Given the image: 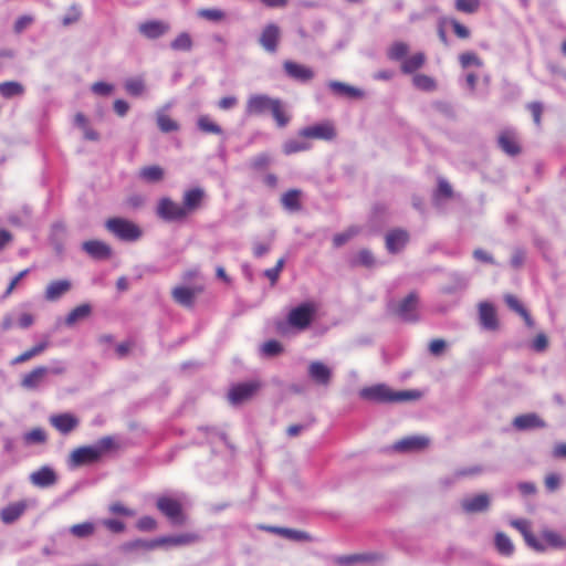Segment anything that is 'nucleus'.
I'll list each match as a JSON object with an SVG mask.
<instances>
[{
	"label": "nucleus",
	"instance_id": "nucleus-1",
	"mask_svg": "<svg viewBox=\"0 0 566 566\" xmlns=\"http://www.w3.org/2000/svg\"><path fill=\"white\" fill-rule=\"evenodd\" d=\"M359 396L360 398L373 402L392 403L417 400L420 398L421 394L417 390L395 391L386 385H375L363 388L359 391Z\"/></svg>",
	"mask_w": 566,
	"mask_h": 566
},
{
	"label": "nucleus",
	"instance_id": "nucleus-2",
	"mask_svg": "<svg viewBox=\"0 0 566 566\" xmlns=\"http://www.w3.org/2000/svg\"><path fill=\"white\" fill-rule=\"evenodd\" d=\"M112 437L99 439L94 446H85L74 449L70 454V463L73 467H82L97 462L105 453L115 449Z\"/></svg>",
	"mask_w": 566,
	"mask_h": 566
},
{
	"label": "nucleus",
	"instance_id": "nucleus-3",
	"mask_svg": "<svg viewBox=\"0 0 566 566\" xmlns=\"http://www.w3.org/2000/svg\"><path fill=\"white\" fill-rule=\"evenodd\" d=\"M317 312V306L314 302H304L295 307H293L287 316L286 322L290 326L304 331L315 318Z\"/></svg>",
	"mask_w": 566,
	"mask_h": 566
},
{
	"label": "nucleus",
	"instance_id": "nucleus-4",
	"mask_svg": "<svg viewBox=\"0 0 566 566\" xmlns=\"http://www.w3.org/2000/svg\"><path fill=\"white\" fill-rule=\"evenodd\" d=\"M156 214L166 222L182 223L189 219L182 202H176L169 197H163L158 200Z\"/></svg>",
	"mask_w": 566,
	"mask_h": 566
},
{
	"label": "nucleus",
	"instance_id": "nucleus-5",
	"mask_svg": "<svg viewBox=\"0 0 566 566\" xmlns=\"http://www.w3.org/2000/svg\"><path fill=\"white\" fill-rule=\"evenodd\" d=\"M106 228L115 237L124 241H135L143 234L142 229L136 223L124 218L108 219L106 221Z\"/></svg>",
	"mask_w": 566,
	"mask_h": 566
},
{
	"label": "nucleus",
	"instance_id": "nucleus-6",
	"mask_svg": "<svg viewBox=\"0 0 566 566\" xmlns=\"http://www.w3.org/2000/svg\"><path fill=\"white\" fill-rule=\"evenodd\" d=\"M157 509L175 524H184L186 516L181 503L174 497L160 496L156 502Z\"/></svg>",
	"mask_w": 566,
	"mask_h": 566
},
{
	"label": "nucleus",
	"instance_id": "nucleus-7",
	"mask_svg": "<svg viewBox=\"0 0 566 566\" xmlns=\"http://www.w3.org/2000/svg\"><path fill=\"white\" fill-rule=\"evenodd\" d=\"M260 387L261 384L256 380L233 385L228 392V399L232 405H240L251 399Z\"/></svg>",
	"mask_w": 566,
	"mask_h": 566
},
{
	"label": "nucleus",
	"instance_id": "nucleus-8",
	"mask_svg": "<svg viewBox=\"0 0 566 566\" xmlns=\"http://www.w3.org/2000/svg\"><path fill=\"white\" fill-rule=\"evenodd\" d=\"M206 198L207 193L201 187H192L184 191L181 202L189 218L203 207Z\"/></svg>",
	"mask_w": 566,
	"mask_h": 566
},
{
	"label": "nucleus",
	"instance_id": "nucleus-9",
	"mask_svg": "<svg viewBox=\"0 0 566 566\" xmlns=\"http://www.w3.org/2000/svg\"><path fill=\"white\" fill-rule=\"evenodd\" d=\"M203 292V285L195 284L192 286H176L171 291V296L176 303L185 307H192L196 297Z\"/></svg>",
	"mask_w": 566,
	"mask_h": 566
},
{
	"label": "nucleus",
	"instance_id": "nucleus-10",
	"mask_svg": "<svg viewBox=\"0 0 566 566\" xmlns=\"http://www.w3.org/2000/svg\"><path fill=\"white\" fill-rule=\"evenodd\" d=\"M418 296L416 293L408 294L392 310L394 314L406 322H415L417 315Z\"/></svg>",
	"mask_w": 566,
	"mask_h": 566
},
{
	"label": "nucleus",
	"instance_id": "nucleus-11",
	"mask_svg": "<svg viewBox=\"0 0 566 566\" xmlns=\"http://www.w3.org/2000/svg\"><path fill=\"white\" fill-rule=\"evenodd\" d=\"M298 135L304 138L332 140L336 137V129L332 123L324 122L301 129Z\"/></svg>",
	"mask_w": 566,
	"mask_h": 566
},
{
	"label": "nucleus",
	"instance_id": "nucleus-12",
	"mask_svg": "<svg viewBox=\"0 0 566 566\" xmlns=\"http://www.w3.org/2000/svg\"><path fill=\"white\" fill-rule=\"evenodd\" d=\"M275 98L264 94H253L249 96L245 104V113L249 116H258L269 113Z\"/></svg>",
	"mask_w": 566,
	"mask_h": 566
},
{
	"label": "nucleus",
	"instance_id": "nucleus-13",
	"mask_svg": "<svg viewBox=\"0 0 566 566\" xmlns=\"http://www.w3.org/2000/svg\"><path fill=\"white\" fill-rule=\"evenodd\" d=\"M281 40V29L275 23H268L259 38L260 45L269 53L277 51Z\"/></svg>",
	"mask_w": 566,
	"mask_h": 566
},
{
	"label": "nucleus",
	"instance_id": "nucleus-14",
	"mask_svg": "<svg viewBox=\"0 0 566 566\" xmlns=\"http://www.w3.org/2000/svg\"><path fill=\"white\" fill-rule=\"evenodd\" d=\"M50 423L61 434L65 436L78 427L80 420L76 416L70 412H64L51 416Z\"/></svg>",
	"mask_w": 566,
	"mask_h": 566
},
{
	"label": "nucleus",
	"instance_id": "nucleus-15",
	"mask_svg": "<svg viewBox=\"0 0 566 566\" xmlns=\"http://www.w3.org/2000/svg\"><path fill=\"white\" fill-rule=\"evenodd\" d=\"M429 443L430 439L424 436H409L397 441L392 448L398 452H412L424 450Z\"/></svg>",
	"mask_w": 566,
	"mask_h": 566
},
{
	"label": "nucleus",
	"instance_id": "nucleus-16",
	"mask_svg": "<svg viewBox=\"0 0 566 566\" xmlns=\"http://www.w3.org/2000/svg\"><path fill=\"white\" fill-rule=\"evenodd\" d=\"M511 525L522 535L526 544L537 552H544L545 545L538 541L531 531V523L527 520L518 518L511 521Z\"/></svg>",
	"mask_w": 566,
	"mask_h": 566
},
{
	"label": "nucleus",
	"instance_id": "nucleus-17",
	"mask_svg": "<svg viewBox=\"0 0 566 566\" xmlns=\"http://www.w3.org/2000/svg\"><path fill=\"white\" fill-rule=\"evenodd\" d=\"M169 23L160 20H149L140 23L138 27L140 34L150 40H155L165 35L169 32Z\"/></svg>",
	"mask_w": 566,
	"mask_h": 566
},
{
	"label": "nucleus",
	"instance_id": "nucleus-18",
	"mask_svg": "<svg viewBox=\"0 0 566 566\" xmlns=\"http://www.w3.org/2000/svg\"><path fill=\"white\" fill-rule=\"evenodd\" d=\"M30 482L38 488H50L57 482V475L52 468L43 465L30 474Z\"/></svg>",
	"mask_w": 566,
	"mask_h": 566
},
{
	"label": "nucleus",
	"instance_id": "nucleus-19",
	"mask_svg": "<svg viewBox=\"0 0 566 566\" xmlns=\"http://www.w3.org/2000/svg\"><path fill=\"white\" fill-rule=\"evenodd\" d=\"M49 374V368L45 366H38L23 375L21 379V387L27 390H35L44 382Z\"/></svg>",
	"mask_w": 566,
	"mask_h": 566
},
{
	"label": "nucleus",
	"instance_id": "nucleus-20",
	"mask_svg": "<svg viewBox=\"0 0 566 566\" xmlns=\"http://www.w3.org/2000/svg\"><path fill=\"white\" fill-rule=\"evenodd\" d=\"M497 143L499 147L509 156H516L522 150L515 132L511 129L502 130L499 135Z\"/></svg>",
	"mask_w": 566,
	"mask_h": 566
},
{
	"label": "nucleus",
	"instance_id": "nucleus-21",
	"mask_svg": "<svg viewBox=\"0 0 566 566\" xmlns=\"http://www.w3.org/2000/svg\"><path fill=\"white\" fill-rule=\"evenodd\" d=\"M27 509L28 503L24 500L10 503L0 511V520L4 524H12L24 514Z\"/></svg>",
	"mask_w": 566,
	"mask_h": 566
},
{
	"label": "nucleus",
	"instance_id": "nucleus-22",
	"mask_svg": "<svg viewBox=\"0 0 566 566\" xmlns=\"http://www.w3.org/2000/svg\"><path fill=\"white\" fill-rule=\"evenodd\" d=\"M479 317L485 329L495 331L499 328L496 311L491 303L483 302L479 305Z\"/></svg>",
	"mask_w": 566,
	"mask_h": 566
},
{
	"label": "nucleus",
	"instance_id": "nucleus-23",
	"mask_svg": "<svg viewBox=\"0 0 566 566\" xmlns=\"http://www.w3.org/2000/svg\"><path fill=\"white\" fill-rule=\"evenodd\" d=\"M463 511L467 513L484 512L490 506V496L486 493H480L472 497L464 499L461 502Z\"/></svg>",
	"mask_w": 566,
	"mask_h": 566
},
{
	"label": "nucleus",
	"instance_id": "nucleus-24",
	"mask_svg": "<svg viewBox=\"0 0 566 566\" xmlns=\"http://www.w3.org/2000/svg\"><path fill=\"white\" fill-rule=\"evenodd\" d=\"M283 67L290 77L297 81L306 82L314 77L312 69L293 61H285Z\"/></svg>",
	"mask_w": 566,
	"mask_h": 566
},
{
	"label": "nucleus",
	"instance_id": "nucleus-25",
	"mask_svg": "<svg viewBox=\"0 0 566 566\" xmlns=\"http://www.w3.org/2000/svg\"><path fill=\"white\" fill-rule=\"evenodd\" d=\"M196 541H198V536L191 533L155 538L156 548L161 546H182L195 543Z\"/></svg>",
	"mask_w": 566,
	"mask_h": 566
},
{
	"label": "nucleus",
	"instance_id": "nucleus-26",
	"mask_svg": "<svg viewBox=\"0 0 566 566\" xmlns=\"http://www.w3.org/2000/svg\"><path fill=\"white\" fill-rule=\"evenodd\" d=\"M310 377L319 385H328L331 380V369L321 361H313L308 366Z\"/></svg>",
	"mask_w": 566,
	"mask_h": 566
},
{
	"label": "nucleus",
	"instance_id": "nucleus-27",
	"mask_svg": "<svg viewBox=\"0 0 566 566\" xmlns=\"http://www.w3.org/2000/svg\"><path fill=\"white\" fill-rule=\"evenodd\" d=\"M71 290V282L67 280L52 281L45 289V300L54 302Z\"/></svg>",
	"mask_w": 566,
	"mask_h": 566
},
{
	"label": "nucleus",
	"instance_id": "nucleus-28",
	"mask_svg": "<svg viewBox=\"0 0 566 566\" xmlns=\"http://www.w3.org/2000/svg\"><path fill=\"white\" fill-rule=\"evenodd\" d=\"M302 191L298 189H290L281 197V203L284 209L295 212L302 209Z\"/></svg>",
	"mask_w": 566,
	"mask_h": 566
},
{
	"label": "nucleus",
	"instance_id": "nucleus-29",
	"mask_svg": "<svg viewBox=\"0 0 566 566\" xmlns=\"http://www.w3.org/2000/svg\"><path fill=\"white\" fill-rule=\"evenodd\" d=\"M269 113H271L280 128L285 127L291 120V115L287 113L284 103L280 98H275Z\"/></svg>",
	"mask_w": 566,
	"mask_h": 566
},
{
	"label": "nucleus",
	"instance_id": "nucleus-30",
	"mask_svg": "<svg viewBox=\"0 0 566 566\" xmlns=\"http://www.w3.org/2000/svg\"><path fill=\"white\" fill-rule=\"evenodd\" d=\"M49 345H50V343L48 340H42V342L35 344L31 348L27 349L25 352L21 353L17 357H14L11 360V365H18V364H22V363L30 360L31 358L42 354L49 347Z\"/></svg>",
	"mask_w": 566,
	"mask_h": 566
},
{
	"label": "nucleus",
	"instance_id": "nucleus-31",
	"mask_svg": "<svg viewBox=\"0 0 566 566\" xmlns=\"http://www.w3.org/2000/svg\"><path fill=\"white\" fill-rule=\"evenodd\" d=\"M269 531L291 541L295 542H308L312 539L311 535L306 532L285 528V527H269Z\"/></svg>",
	"mask_w": 566,
	"mask_h": 566
},
{
	"label": "nucleus",
	"instance_id": "nucleus-32",
	"mask_svg": "<svg viewBox=\"0 0 566 566\" xmlns=\"http://www.w3.org/2000/svg\"><path fill=\"white\" fill-rule=\"evenodd\" d=\"M155 548H156L155 538L149 539V541L134 539V541L126 542V543L122 544L119 547L120 552H123L125 554L133 553V552L139 551V549L148 552V551H153Z\"/></svg>",
	"mask_w": 566,
	"mask_h": 566
},
{
	"label": "nucleus",
	"instance_id": "nucleus-33",
	"mask_svg": "<svg viewBox=\"0 0 566 566\" xmlns=\"http://www.w3.org/2000/svg\"><path fill=\"white\" fill-rule=\"evenodd\" d=\"M329 88L333 93L340 96H347L349 98H358L361 97L363 93L348 84L337 82V81H331L328 83Z\"/></svg>",
	"mask_w": 566,
	"mask_h": 566
},
{
	"label": "nucleus",
	"instance_id": "nucleus-34",
	"mask_svg": "<svg viewBox=\"0 0 566 566\" xmlns=\"http://www.w3.org/2000/svg\"><path fill=\"white\" fill-rule=\"evenodd\" d=\"M92 313V307L90 304H81L74 307L65 317V324L67 326H73L78 321H83L87 318Z\"/></svg>",
	"mask_w": 566,
	"mask_h": 566
},
{
	"label": "nucleus",
	"instance_id": "nucleus-35",
	"mask_svg": "<svg viewBox=\"0 0 566 566\" xmlns=\"http://www.w3.org/2000/svg\"><path fill=\"white\" fill-rule=\"evenodd\" d=\"M409 242V234L401 229H395L386 235V248H401Z\"/></svg>",
	"mask_w": 566,
	"mask_h": 566
},
{
	"label": "nucleus",
	"instance_id": "nucleus-36",
	"mask_svg": "<svg viewBox=\"0 0 566 566\" xmlns=\"http://www.w3.org/2000/svg\"><path fill=\"white\" fill-rule=\"evenodd\" d=\"M139 177L147 182H159L165 177L164 169L158 165L146 166L139 170Z\"/></svg>",
	"mask_w": 566,
	"mask_h": 566
},
{
	"label": "nucleus",
	"instance_id": "nucleus-37",
	"mask_svg": "<svg viewBox=\"0 0 566 566\" xmlns=\"http://www.w3.org/2000/svg\"><path fill=\"white\" fill-rule=\"evenodd\" d=\"M197 126L203 134L222 135L223 130L210 116L201 115L197 120Z\"/></svg>",
	"mask_w": 566,
	"mask_h": 566
},
{
	"label": "nucleus",
	"instance_id": "nucleus-38",
	"mask_svg": "<svg viewBox=\"0 0 566 566\" xmlns=\"http://www.w3.org/2000/svg\"><path fill=\"white\" fill-rule=\"evenodd\" d=\"M193 46V40L188 32H180L171 42L170 49L177 52H189Z\"/></svg>",
	"mask_w": 566,
	"mask_h": 566
},
{
	"label": "nucleus",
	"instance_id": "nucleus-39",
	"mask_svg": "<svg viewBox=\"0 0 566 566\" xmlns=\"http://www.w3.org/2000/svg\"><path fill=\"white\" fill-rule=\"evenodd\" d=\"M426 62V55L418 52L410 57L403 60L401 64V71L406 74H411L417 70L421 69Z\"/></svg>",
	"mask_w": 566,
	"mask_h": 566
},
{
	"label": "nucleus",
	"instance_id": "nucleus-40",
	"mask_svg": "<svg viewBox=\"0 0 566 566\" xmlns=\"http://www.w3.org/2000/svg\"><path fill=\"white\" fill-rule=\"evenodd\" d=\"M513 423L520 430L544 426V422L534 413L518 416L514 419Z\"/></svg>",
	"mask_w": 566,
	"mask_h": 566
},
{
	"label": "nucleus",
	"instance_id": "nucleus-41",
	"mask_svg": "<svg viewBox=\"0 0 566 566\" xmlns=\"http://www.w3.org/2000/svg\"><path fill=\"white\" fill-rule=\"evenodd\" d=\"M495 547L497 552L504 556H511L514 552V545L510 537L502 533L497 532L495 534Z\"/></svg>",
	"mask_w": 566,
	"mask_h": 566
},
{
	"label": "nucleus",
	"instance_id": "nucleus-42",
	"mask_svg": "<svg viewBox=\"0 0 566 566\" xmlns=\"http://www.w3.org/2000/svg\"><path fill=\"white\" fill-rule=\"evenodd\" d=\"M24 87L18 82H3L0 83V95L4 98H11L13 96L22 95Z\"/></svg>",
	"mask_w": 566,
	"mask_h": 566
},
{
	"label": "nucleus",
	"instance_id": "nucleus-43",
	"mask_svg": "<svg viewBox=\"0 0 566 566\" xmlns=\"http://www.w3.org/2000/svg\"><path fill=\"white\" fill-rule=\"evenodd\" d=\"M542 537L544 541L545 549L547 546L553 548H564L566 547V541L556 532L553 531H544L542 533Z\"/></svg>",
	"mask_w": 566,
	"mask_h": 566
},
{
	"label": "nucleus",
	"instance_id": "nucleus-44",
	"mask_svg": "<svg viewBox=\"0 0 566 566\" xmlns=\"http://www.w3.org/2000/svg\"><path fill=\"white\" fill-rule=\"evenodd\" d=\"M378 558L376 554H354L339 556L336 558V563L339 565H349L358 562H374Z\"/></svg>",
	"mask_w": 566,
	"mask_h": 566
},
{
	"label": "nucleus",
	"instance_id": "nucleus-45",
	"mask_svg": "<svg viewBox=\"0 0 566 566\" xmlns=\"http://www.w3.org/2000/svg\"><path fill=\"white\" fill-rule=\"evenodd\" d=\"M70 532L77 538H85L94 534L95 525L92 522L74 524L70 527Z\"/></svg>",
	"mask_w": 566,
	"mask_h": 566
},
{
	"label": "nucleus",
	"instance_id": "nucleus-46",
	"mask_svg": "<svg viewBox=\"0 0 566 566\" xmlns=\"http://www.w3.org/2000/svg\"><path fill=\"white\" fill-rule=\"evenodd\" d=\"M412 82L417 88L426 92L434 91L437 87L434 78L426 74H416Z\"/></svg>",
	"mask_w": 566,
	"mask_h": 566
},
{
	"label": "nucleus",
	"instance_id": "nucleus-47",
	"mask_svg": "<svg viewBox=\"0 0 566 566\" xmlns=\"http://www.w3.org/2000/svg\"><path fill=\"white\" fill-rule=\"evenodd\" d=\"M157 125L163 133H170L179 129V124L165 113L157 114Z\"/></svg>",
	"mask_w": 566,
	"mask_h": 566
},
{
	"label": "nucleus",
	"instance_id": "nucleus-48",
	"mask_svg": "<svg viewBox=\"0 0 566 566\" xmlns=\"http://www.w3.org/2000/svg\"><path fill=\"white\" fill-rule=\"evenodd\" d=\"M481 7L480 0H455L454 8L457 11L473 14L479 11Z\"/></svg>",
	"mask_w": 566,
	"mask_h": 566
},
{
	"label": "nucleus",
	"instance_id": "nucleus-49",
	"mask_svg": "<svg viewBox=\"0 0 566 566\" xmlns=\"http://www.w3.org/2000/svg\"><path fill=\"white\" fill-rule=\"evenodd\" d=\"M310 147L311 145L308 143L290 139L284 143L283 151L285 155H292L295 153L307 150L310 149Z\"/></svg>",
	"mask_w": 566,
	"mask_h": 566
},
{
	"label": "nucleus",
	"instance_id": "nucleus-50",
	"mask_svg": "<svg viewBox=\"0 0 566 566\" xmlns=\"http://www.w3.org/2000/svg\"><path fill=\"white\" fill-rule=\"evenodd\" d=\"M197 14L202 19L213 22H220L226 18V13L222 10L216 8L200 9L198 10Z\"/></svg>",
	"mask_w": 566,
	"mask_h": 566
},
{
	"label": "nucleus",
	"instance_id": "nucleus-51",
	"mask_svg": "<svg viewBox=\"0 0 566 566\" xmlns=\"http://www.w3.org/2000/svg\"><path fill=\"white\" fill-rule=\"evenodd\" d=\"M408 50L409 48L405 42H395L388 51V56L391 60L398 61L407 55Z\"/></svg>",
	"mask_w": 566,
	"mask_h": 566
},
{
	"label": "nucleus",
	"instance_id": "nucleus-52",
	"mask_svg": "<svg viewBox=\"0 0 566 566\" xmlns=\"http://www.w3.org/2000/svg\"><path fill=\"white\" fill-rule=\"evenodd\" d=\"M125 90L129 95L139 96L145 90V84L140 78H128L125 82Z\"/></svg>",
	"mask_w": 566,
	"mask_h": 566
},
{
	"label": "nucleus",
	"instance_id": "nucleus-53",
	"mask_svg": "<svg viewBox=\"0 0 566 566\" xmlns=\"http://www.w3.org/2000/svg\"><path fill=\"white\" fill-rule=\"evenodd\" d=\"M261 350L265 356L272 357L281 354L283 346L279 340L270 339L262 345Z\"/></svg>",
	"mask_w": 566,
	"mask_h": 566
},
{
	"label": "nucleus",
	"instance_id": "nucleus-54",
	"mask_svg": "<svg viewBox=\"0 0 566 566\" xmlns=\"http://www.w3.org/2000/svg\"><path fill=\"white\" fill-rule=\"evenodd\" d=\"M459 62L463 69H467L471 65L482 66L481 59L474 52H464L459 55Z\"/></svg>",
	"mask_w": 566,
	"mask_h": 566
},
{
	"label": "nucleus",
	"instance_id": "nucleus-55",
	"mask_svg": "<svg viewBox=\"0 0 566 566\" xmlns=\"http://www.w3.org/2000/svg\"><path fill=\"white\" fill-rule=\"evenodd\" d=\"M27 443H44L46 441V433L41 428H34L24 436Z\"/></svg>",
	"mask_w": 566,
	"mask_h": 566
},
{
	"label": "nucleus",
	"instance_id": "nucleus-56",
	"mask_svg": "<svg viewBox=\"0 0 566 566\" xmlns=\"http://www.w3.org/2000/svg\"><path fill=\"white\" fill-rule=\"evenodd\" d=\"M271 164V157L269 154L262 153L256 155L251 161L250 167L254 170L265 169Z\"/></svg>",
	"mask_w": 566,
	"mask_h": 566
},
{
	"label": "nucleus",
	"instance_id": "nucleus-57",
	"mask_svg": "<svg viewBox=\"0 0 566 566\" xmlns=\"http://www.w3.org/2000/svg\"><path fill=\"white\" fill-rule=\"evenodd\" d=\"M283 265H284V259L281 258L276 261V264L273 268L264 271V275L270 280L271 285H274L277 282L280 272L282 271Z\"/></svg>",
	"mask_w": 566,
	"mask_h": 566
},
{
	"label": "nucleus",
	"instance_id": "nucleus-58",
	"mask_svg": "<svg viewBox=\"0 0 566 566\" xmlns=\"http://www.w3.org/2000/svg\"><path fill=\"white\" fill-rule=\"evenodd\" d=\"M354 262L355 264L365 268H371L376 264V261L369 250H361Z\"/></svg>",
	"mask_w": 566,
	"mask_h": 566
},
{
	"label": "nucleus",
	"instance_id": "nucleus-59",
	"mask_svg": "<svg viewBox=\"0 0 566 566\" xmlns=\"http://www.w3.org/2000/svg\"><path fill=\"white\" fill-rule=\"evenodd\" d=\"M358 229L356 228H349L346 231L338 233L334 237V244L335 245H344L346 244L350 238H353L355 234H357Z\"/></svg>",
	"mask_w": 566,
	"mask_h": 566
},
{
	"label": "nucleus",
	"instance_id": "nucleus-60",
	"mask_svg": "<svg viewBox=\"0 0 566 566\" xmlns=\"http://www.w3.org/2000/svg\"><path fill=\"white\" fill-rule=\"evenodd\" d=\"M157 527V522L151 516H143L137 521V528L143 532L154 531Z\"/></svg>",
	"mask_w": 566,
	"mask_h": 566
},
{
	"label": "nucleus",
	"instance_id": "nucleus-61",
	"mask_svg": "<svg viewBox=\"0 0 566 566\" xmlns=\"http://www.w3.org/2000/svg\"><path fill=\"white\" fill-rule=\"evenodd\" d=\"M81 18V10L76 6H72L69 12L64 15L62 23L67 27L72 23H75Z\"/></svg>",
	"mask_w": 566,
	"mask_h": 566
},
{
	"label": "nucleus",
	"instance_id": "nucleus-62",
	"mask_svg": "<svg viewBox=\"0 0 566 566\" xmlns=\"http://www.w3.org/2000/svg\"><path fill=\"white\" fill-rule=\"evenodd\" d=\"M450 24L452 25L454 34L459 39H468V38H470V34H471L470 30L465 25L461 24L458 20L451 19L450 20Z\"/></svg>",
	"mask_w": 566,
	"mask_h": 566
},
{
	"label": "nucleus",
	"instance_id": "nucleus-63",
	"mask_svg": "<svg viewBox=\"0 0 566 566\" xmlns=\"http://www.w3.org/2000/svg\"><path fill=\"white\" fill-rule=\"evenodd\" d=\"M109 512L123 516H133L135 512L126 507L122 502H114L109 505Z\"/></svg>",
	"mask_w": 566,
	"mask_h": 566
},
{
	"label": "nucleus",
	"instance_id": "nucleus-64",
	"mask_svg": "<svg viewBox=\"0 0 566 566\" xmlns=\"http://www.w3.org/2000/svg\"><path fill=\"white\" fill-rule=\"evenodd\" d=\"M33 22V18L31 15H21L17 19L13 25V30L17 34H20Z\"/></svg>",
	"mask_w": 566,
	"mask_h": 566
}]
</instances>
